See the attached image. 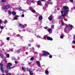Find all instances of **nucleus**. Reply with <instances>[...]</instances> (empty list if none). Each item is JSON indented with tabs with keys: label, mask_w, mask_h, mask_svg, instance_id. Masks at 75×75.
I'll use <instances>...</instances> for the list:
<instances>
[{
	"label": "nucleus",
	"mask_w": 75,
	"mask_h": 75,
	"mask_svg": "<svg viewBox=\"0 0 75 75\" xmlns=\"http://www.w3.org/2000/svg\"><path fill=\"white\" fill-rule=\"evenodd\" d=\"M63 10L62 11H63V13L67 14L69 11V8L67 6H63Z\"/></svg>",
	"instance_id": "nucleus-1"
},
{
	"label": "nucleus",
	"mask_w": 75,
	"mask_h": 75,
	"mask_svg": "<svg viewBox=\"0 0 75 75\" xmlns=\"http://www.w3.org/2000/svg\"><path fill=\"white\" fill-rule=\"evenodd\" d=\"M62 15L59 16V19H63L64 18V17H65L67 14L64 13V11H61Z\"/></svg>",
	"instance_id": "nucleus-2"
},
{
	"label": "nucleus",
	"mask_w": 75,
	"mask_h": 75,
	"mask_svg": "<svg viewBox=\"0 0 75 75\" xmlns=\"http://www.w3.org/2000/svg\"><path fill=\"white\" fill-rule=\"evenodd\" d=\"M29 9L31 10L32 12H33V13H35V14H36L37 15H35V17H37L38 16V15H39V14H38L37 13L35 12V10H34V9L33 8L31 7H30L29 8Z\"/></svg>",
	"instance_id": "nucleus-3"
},
{
	"label": "nucleus",
	"mask_w": 75,
	"mask_h": 75,
	"mask_svg": "<svg viewBox=\"0 0 75 75\" xmlns=\"http://www.w3.org/2000/svg\"><path fill=\"white\" fill-rule=\"evenodd\" d=\"M12 64L11 63H8L7 66V68H8V69H9L11 68V69H12V68H14V67H10L11 66Z\"/></svg>",
	"instance_id": "nucleus-4"
},
{
	"label": "nucleus",
	"mask_w": 75,
	"mask_h": 75,
	"mask_svg": "<svg viewBox=\"0 0 75 75\" xmlns=\"http://www.w3.org/2000/svg\"><path fill=\"white\" fill-rule=\"evenodd\" d=\"M10 7V5L8 4L3 6V7H2V8L4 10V9L8 8H9Z\"/></svg>",
	"instance_id": "nucleus-5"
},
{
	"label": "nucleus",
	"mask_w": 75,
	"mask_h": 75,
	"mask_svg": "<svg viewBox=\"0 0 75 75\" xmlns=\"http://www.w3.org/2000/svg\"><path fill=\"white\" fill-rule=\"evenodd\" d=\"M42 52H43V54L44 56V55H50L49 52H46V51H43Z\"/></svg>",
	"instance_id": "nucleus-6"
},
{
	"label": "nucleus",
	"mask_w": 75,
	"mask_h": 75,
	"mask_svg": "<svg viewBox=\"0 0 75 75\" xmlns=\"http://www.w3.org/2000/svg\"><path fill=\"white\" fill-rule=\"evenodd\" d=\"M36 64L39 67H41V64L40 61H37L36 62Z\"/></svg>",
	"instance_id": "nucleus-7"
},
{
	"label": "nucleus",
	"mask_w": 75,
	"mask_h": 75,
	"mask_svg": "<svg viewBox=\"0 0 75 75\" xmlns=\"http://www.w3.org/2000/svg\"><path fill=\"white\" fill-rule=\"evenodd\" d=\"M19 26L21 28H24V26L23 25H22L21 24H19Z\"/></svg>",
	"instance_id": "nucleus-8"
},
{
	"label": "nucleus",
	"mask_w": 75,
	"mask_h": 75,
	"mask_svg": "<svg viewBox=\"0 0 75 75\" xmlns=\"http://www.w3.org/2000/svg\"><path fill=\"white\" fill-rule=\"evenodd\" d=\"M47 39L48 40H50V41H52V40H53V39L50 37H48L47 38Z\"/></svg>",
	"instance_id": "nucleus-9"
},
{
	"label": "nucleus",
	"mask_w": 75,
	"mask_h": 75,
	"mask_svg": "<svg viewBox=\"0 0 75 75\" xmlns=\"http://www.w3.org/2000/svg\"><path fill=\"white\" fill-rule=\"evenodd\" d=\"M48 19L49 20H50V21H51L52 20V15H51L48 18Z\"/></svg>",
	"instance_id": "nucleus-10"
},
{
	"label": "nucleus",
	"mask_w": 75,
	"mask_h": 75,
	"mask_svg": "<svg viewBox=\"0 0 75 75\" xmlns=\"http://www.w3.org/2000/svg\"><path fill=\"white\" fill-rule=\"evenodd\" d=\"M27 3L29 5L31 4V1L30 0H28L27 1Z\"/></svg>",
	"instance_id": "nucleus-11"
},
{
	"label": "nucleus",
	"mask_w": 75,
	"mask_h": 75,
	"mask_svg": "<svg viewBox=\"0 0 75 75\" xmlns=\"http://www.w3.org/2000/svg\"><path fill=\"white\" fill-rule=\"evenodd\" d=\"M37 3L38 4L40 5V6H42V4L41 3V1H38L37 2Z\"/></svg>",
	"instance_id": "nucleus-12"
},
{
	"label": "nucleus",
	"mask_w": 75,
	"mask_h": 75,
	"mask_svg": "<svg viewBox=\"0 0 75 75\" xmlns=\"http://www.w3.org/2000/svg\"><path fill=\"white\" fill-rule=\"evenodd\" d=\"M18 17V16L16 15L14 17V20H17V18Z\"/></svg>",
	"instance_id": "nucleus-13"
},
{
	"label": "nucleus",
	"mask_w": 75,
	"mask_h": 75,
	"mask_svg": "<svg viewBox=\"0 0 75 75\" xmlns=\"http://www.w3.org/2000/svg\"><path fill=\"white\" fill-rule=\"evenodd\" d=\"M39 20L41 21L42 20V16H40L39 17Z\"/></svg>",
	"instance_id": "nucleus-14"
},
{
	"label": "nucleus",
	"mask_w": 75,
	"mask_h": 75,
	"mask_svg": "<svg viewBox=\"0 0 75 75\" xmlns=\"http://www.w3.org/2000/svg\"><path fill=\"white\" fill-rule=\"evenodd\" d=\"M48 31L50 34H51V29L50 28H49V29L48 30Z\"/></svg>",
	"instance_id": "nucleus-15"
},
{
	"label": "nucleus",
	"mask_w": 75,
	"mask_h": 75,
	"mask_svg": "<svg viewBox=\"0 0 75 75\" xmlns=\"http://www.w3.org/2000/svg\"><path fill=\"white\" fill-rule=\"evenodd\" d=\"M73 27V26L71 25H69L68 28H71Z\"/></svg>",
	"instance_id": "nucleus-16"
},
{
	"label": "nucleus",
	"mask_w": 75,
	"mask_h": 75,
	"mask_svg": "<svg viewBox=\"0 0 75 75\" xmlns=\"http://www.w3.org/2000/svg\"><path fill=\"white\" fill-rule=\"evenodd\" d=\"M1 71L3 72L4 71V69L3 67L1 68Z\"/></svg>",
	"instance_id": "nucleus-17"
},
{
	"label": "nucleus",
	"mask_w": 75,
	"mask_h": 75,
	"mask_svg": "<svg viewBox=\"0 0 75 75\" xmlns=\"http://www.w3.org/2000/svg\"><path fill=\"white\" fill-rule=\"evenodd\" d=\"M25 67H22V70H23V71H25Z\"/></svg>",
	"instance_id": "nucleus-18"
},
{
	"label": "nucleus",
	"mask_w": 75,
	"mask_h": 75,
	"mask_svg": "<svg viewBox=\"0 0 75 75\" xmlns=\"http://www.w3.org/2000/svg\"><path fill=\"white\" fill-rule=\"evenodd\" d=\"M36 47H38V48H40L41 47V46L39 45H36Z\"/></svg>",
	"instance_id": "nucleus-19"
},
{
	"label": "nucleus",
	"mask_w": 75,
	"mask_h": 75,
	"mask_svg": "<svg viewBox=\"0 0 75 75\" xmlns=\"http://www.w3.org/2000/svg\"><path fill=\"white\" fill-rule=\"evenodd\" d=\"M12 14H13V15H16V13L15 12V11H13L12 13Z\"/></svg>",
	"instance_id": "nucleus-20"
},
{
	"label": "nucleus",
	"mask_w": 75,
	"mask_h": 75,
	"mask_svg": "<svg viewBox=\"0 0 75 75\" xmlns=\"http://www.w3.org/2000/svg\"><path fill=\"white\" fill-rule=\"evenodd\" d=\"M23 48L25 50H27L28 47L27 46H24L23 47Z\"/></svg>",
	"instance_id": "nucleus-21"
},
{
	"label": "nucleus",
	"mask_w": 75,
	"mask_h": 75,
	"mask_svg": "<svg viewBox=\"0 0 75 75\" xmlns=\"http://www.w3.org/2000/svg\"><path fill=\"white\" fill-rule=\"evenodd\" d=\"M10 57V55L9 54H7L6 55V58H9V57Z\"/></svg>",
	"instance_id": "nucleus-22"
},
{
	"label": "nucleus",
	"mask_w": 75,
	"mask_h": 75,
	"mask_svg": "<svg viewBox=\"0 0 75 75\" xmlns=\"http://www.w3.org/2000/svg\"><path fill=\"white\" fill-rule=\"evenodd\" d=\"M34 59V57H32L30 59V61H33V59Z\"/></svg>",
	"instance_id": "nucleus-23"
},
{
	"label": "nucleus",
	"mask_w": 75,
	"mask_h": 75,
	"mask_svg": "<svg viewBox=\"0 0 75 75\" xmlns=\"http://www.w3.org/2000/svg\"><path fill=\"white\" fill-rule=\"evenodd\" d=\"M4 43H3V42H1V46H2V45H4Z\"/></svg>",
	"instance_id": "nucleus-24"
},
{
	"label": "nucleus",
	"mask_w": 75,
	"mask_h": 75,
	"mask_svg": "<svg viewBox=\"0 0 75 75\" xmlns=\"http://www.w3.org/2000/svg\"><path fill=\"white\" fill-rule=\"evenodd\" d=\"M40 57H43V56H44V55H43V54H42L41 53H40Z\"/></svg>",
	"instance_id": "nucleus-25"
},
{
	"label": "nucleus",
	"mask_w": 75,
	"mask_h": 75,
	"mask_svg": "<svg viewBox=\"0 0 75 75\" xmlns=\"http://www.w3.org/2000/svg\"><path fill=\"white\" fill-rule=\"evenodd\" d=\"M8 14H10V15L11 14H12V13L10 11H8Z\"/></svg>",
	"instance_id": "nucleus-26"
},
{
	"label": "nucleus",
	"mask_w": 75,
	"mask_h": 75,
	"mask_svg": "<svg viewBox=\"0 0 75 75\" xmlns=\"http://www.w3.org/2000/svg\"><path fill=\"white\" fill-rule=\"evenodd\" d=\"M45 72L46 74H49V72H48V71H45Z\"/></svg>",
	"instance_id": "nucleus-27"
},
{
	"label": "nucleus",
	"mask_w": 75,
	"mask_h": 75,
	"mask_svg": "<svg viewBox=\"0 0 75 75\" xmlns=\"http://www.w3.org/2000/svg\"><path fill=\"white\" fill-rule=\"evenodd\" d=\"M20 50H18L16 52V53H17V54H19V53H20Z\"/></svg>",
	"instance_id": "nucleus-28"
},
{
	"label": "nucleus",
	"mask_w": 75,
	"mask_h": 75,
	"mask_svg": "<svg viewBox=\"0 0 75 75\" xmlns=\"http://www.w3.org/2000/svg\"><path fill=\"white\" fill-rule=\"evenodd\" d=\"M0 67L1 68H3V64H0Z\"/></svg>",
	"instance_id": "nucleus-29"
},
{
	"label": "nucleus",
	"mask_w": 75,
	"mask_h": 75,
	"mask_svg": "<svg viewBox=\"0 0 75 75\" xmlns=\"http://www.w3.org/2000/svg\"><path fill=\"white\" fill-rule=\"evenodd\" d=\"M48 4H45V7H48Z\"/></svg>",
	"instance_id": "nucleus-30"
},
{
	"label": "nucleus",
	"mask_w": 75,
	"mask_h": 75,
	"mask_svg": "<svg viewBox=\"0 0 75 75\" xmlns=\"http://www.w3.org/2000/svg\"><path fill=\"white\" fill-rule=\"evenodd\" d=\"M4 24H6V23H7V21L6 20H5L4 21Z\"/></svg>",
	"instance_id": "nucleus-31"
},
{
	"label": "nucleus",
	"mask_w": 75,
	"mask_h": 75,
	"mask_svg": "<svg viewBox=\"0 0 75 75\" xmlns=\"http://www.w3.org/2000/svg\"><path fill=\"white\" fill-rule=\"evenodd\" d=\"M60 38H64V35H62L60 36Z\"/></svg>",
	"instance_id": "nucleus-32"
},
{
	"label": "nucleus",
	"mask_w": 75,
	"mask_h": 75,
	"mask_svg": "<svg viewBox=\"0 0 75 75\" xmlns=\"http://www.w3.org/2000/svg\"><path fill=\"white\" fill-rule=\"evenodd\" d=\"M30 75H33V71H30Z\"/></svg>",
	"instance_id": "nucleus-33"
},
{
	"label": "nucleus",
	"mask_w": 75,
	"mask_h": 75,
	"mask_svg": "<svg viewBox=\"0 0 75 75\" xmlns=\"http://www.w3.org/2000/svg\"><path fill=\"white\" fill-rule=\"evenodd\" d=\"M49 4H50V5H52V4H53V3L52 2H50V3Z\"/></svg>",
	"instance_id": "nucleus-34"
},
{
	"label": "nucleus",
	"mask_w": 75,
	"mask_h": 75,
	"mask_svg": "<svg viewBox=\"0 0 75 75\" xmlns=\"http://www.w3.org/2000/svg\"><path fill=\"white\" fill-rule=\"evenodd\" d=\"M0 28L1 29H3V28H4V27H3V26H1L0 27Z\"/></svg>",
	"instance_id": "nucleus-35"
},
{
	"label": "nucleus",
	"mask_w": 75,
	"mask_h": 75,
	"mask_svg": "<svg viewBox=\"0 0 75 75\" xmlns=\"http://www.w3.org/2000/svg\"><path fill=\"white\" fill-rule=\"evenodd\" d=\"M28 71H30V68H28L27 69Z\"/></svg>",
	"instance_id": "nucleus-36"
},
{
	"label": "nucleus",
	"mask_w": 75,
	"mask_h": 75,
	"mask_svg": "<svg viewBox=\"0 0 75 75\" xmlns=\"http://www.w3.org/2000/svg\"><path fill=\"white\" fill-rule=\"evenodd\" d=\"M49 57L50 58H51L52 57V56L51 55H50L49 56Z\"/></svg>",
	"instance_id": "nucleus-37"
},
{
	"label": "nucleus",
	"mask_w": 75,
	"mask_h": 75,
	"mask_svg": "<svg viewBox=\"0 0 75 75\" xmlns=\"http://www.w3.org/2000/svg\"><path fill=\"white\" fill-rule=\"evenodd\" d=\"M2 2H6V0H2Z\"/></svg>",
	"instance_id": "nucleus-38"
},
{
	"label": "nucleus",
	"mask_w": 75,
	"mask_h": 75,
	"mask_svg": "<svg viewBox=\"0 0 75 75\" xmlns=\"http://www.w3.org/2000/svg\"><path fill=\"white\" fill-rule=\"evenodd\" d=\"M6 40H10V38L7 37V38H6Z\"/></svg>",
	"instance_id": "nucleus-39"
},
{
	"label": "nucleus",
	"mask_w": 75,
	"mask_h": 75,
	"mask_svg": "<svg viewBox=\"0 0 75 75\" xmlns=\"http://www.w3.org/2000/svg\"><path fill=\"white\" fill-rule=\"evenodd\" d=\"M15 57H13L12 58V60H15Z\"/></svg>",
	"instance_id": "nucleus-40"
},
{
	"label": "nucleus",
	"mask_w": 75,
	"mask_h": 75,
	"mask_svg": "<svg viewBox=\"0 0 75 75\" xmlns=\"http://www.w3.org/2000/svg\"><path fill=\"white\" fill-rule=\"evenodd\" d=\"M10 50L11 51V52H12V51H13V49H10Z\"/></svg>",
	"instance_id": "nucleus-41"
},
{
	"label": "nucleus",
	"mask_w": 75,
	"mask_h": 75,
	"mask_svg": "<svg viewBox=\"0 0 75 75\" xmlns=\"http://www.w3.org/2000/svg\"><path fill=\"white\" fill-rule=\"evenodd\" d=\"M69 26V25H66V27L67 28H68H68Z\"/></svg>",
	"instance_id": "nucleus-42"
},
{
	"label": "nucleus",
	"mask_w": 75,
	"mask_h": 75,
	"mask_svg": "<svg viewBox=\"0 0 75 75\" xmlns=\"http://www.w3.org/2000/svg\"><path fill=\"white\" fill-rule=\"evenodd\" d=\"M4 61L5 62V63H6L7 62V60H6V58L5 59Z\"/></svg>",
	"instance_id": "nucleus-43"
},
{
	"label": "nucleus",
	"mask_w": 75,
	"mask_h": 75,
	"mask_svg": "<svg viewBox=\"0 0 75 75\" xmlns=\"http://www.w3.org/2000/svg\"><path fill=\"white\" fill-rule=\"evenodd\" d=\"M66 31H67V30H66V28H64V32H65V33H67Z\"/></svg>",
	"instance_id": "nucleus-44"
},
{
	"label": "nucleus",
	"mask_w": 75,
	"mask_h": 75,
	"mask_svg": "<svg viewBox=\"0 0 75 75\" xmlns=\"http://www.w3.org/2000/svg\"><path fill=\"white\" fill-rule=\"evenodd\" d=\"M6 75H11V74H10V73H8L6 74Z\"/></svg>",
	"instance_id": "nucleus-45"
},
{
	"label": "nucleus",
	"mask_w": 75,
	"mask_h": 75,
	"mask_svg": "<svg viewBox=\"0 0 75 75\" xmlns=\"http://www.w3.org/2000/svg\"><path fill=\"white\" fill-rule=\"evenodd\" d=\"M21 16L22 17H24V14H22L21 15Z\"/></svg>",
	"instance_id": "nucleus-46"
},
{
	"label": "nucleus",
	"mask_w": 75,
	"mask_h": 75,
	"mask_svg": "<svg viewBox=\"0 0 75 75\" xmlns=\"http://www.w3.org/2000/svg\"><path fill=\"white\" fill-rule=\"evenodd\" d=\"M73 44H75V40H74L73 41Z\"/></svg>",
	"instance_id": "nucleus-47"
},
{
	"label": "nucleus",
	"mask_w": 75,
	"mask_h": 75,
	"mask_svg": "<svg viewBox=\"0 0 75 75\" xmlns=\"http://www.w3.org/2000/svg\"><path fill=\"white\" fill-rule=\"evenodd\" d=\"M62 25H64V24H65V23H64V22H62Z\"/></svg>",
	"instance_id": "nucleus-48"
},
{
	"label": "nucleus",
	"mask_w": 75,
	"mask_h": 75,
	"mask_svg": "<svg viewBox=\"0 0 75 75\" xmlns=\"http://www.w3.org/2000/svg\"><path fill=\"white\" fill-rule=\"evenodd\" d=\"M31 45L30 44H29L28 45V47H30Z\"/></svg>",
	"instance_id": "nucleus-49"
},
{
	"label": "nucleus",
	"mask_w": 75,
	"mask_h": 75,
	"mask_svg": "<svg viewBox=\"0 0 75 75\" xmlns=\"http://www.w3.org/2000/svg\"><path fill=\"white\" fill-rule=\"evenodd\" d=\"M3 23V21H2V20H0V23Z\"/></svg>",
	"instance_id": "nucleus-50"
},
{
	"label": "nucleus",
	"mask_w": 75,
	"mask_h": 75,
	"mask_svg": "<svg viewBox=\"0 0 75 75\" xmlns=\"http://www.w3.org/2000/svg\"><path fill=\"white\" fill-rule=\"evenodd\" d=\"M0 56H1V58H2V57H4L3 55H1Z\"/></svg>",
	"instance_id": "nucleus-51"
},
{
	"label": "nucleus",
	"mask_w": 75,
	"mask_h": 75,
	"mask_svg": "<svg viewBox=\"0 0 75 75\" xmlns=\"http://www.w3.org/2000/svg\"><path fill=\"white\" fill-rule=\"evenodd\" d=\"M52 28H54V25H52L51 26Z\"/></svg>",
	"instance_id": "nucleus-52"
},
{
	"label": "nucleus",
	"mask_w": 75,
	"mask_h": 75,
	"mask_svg": "<svg viewBox=\"0 0 75 75\" xmlns=\"http://www.w3.org/2000/svg\"><path fill=\"white\" fill-rule=\"evenodd\" d=\"M19 11H21L22 10V9L21 8L19 9Z\"/></svg>",
	"instance_id": "nucleus-53"
},
{
	"label": "nucleus",
	"mask_w": 75,
	"mask_h": 75,
	"mask_svg": "<svg viewBox=\"0 0 75 75\" xmlns=\"http://www.w3.org/2000/svg\"><path fill=\"white\" fill-rule=\"evenodd\" d=\"M71 2H73L74 0H69Z\"/></svg>",
	"instance_id": "nucleus-54"
},
{
	"label": "nucleus",
	"mask_w": 75,
	"mask_h": 75,
	"mask_svg": "<svg viewBox=\"0 0 75 75\" xmlns=\"http://www.w3.org/2000/svg\"><path fill=\"white\" fill-rule=\"evenodd\" d=\"M44 28L46 30L47 29V27H44Z\"/></svg>",
	"instance_id": "nucleus-55"
},
{
	"label": "nucleus",
	"mask_w": 75,
	"mask_h": 75,
	"mask_svg": "<svg viewBox=\"0 0 75 75\" xmlns=\"http://www.w3.org/2000/svg\"><path fill=\"white\" fill-rule=\"evenodd\" d=\"M32 3H35V2H34V1H32Z\"/></svg>",
	"instance_id": "nucleus-56"
},
{
	"label": "nucleus",
	"mask_w": 75,
	"mask_h": 75,
	"mask_svg": "<svg viewBox=\"0 0 75 75\" xmlns=\"http://www.w3.org/2000/svg\"><path fill=\"white\" fill-rule=\"evenodd\" d=\"M38 38H41V36H40V35H38Z\"/></svg>",
	"instance_id": "nucleus-57"
},
{
	"label": "nucleus",
	"mask_w": 75,
	"mask_h": 75,
	"mask_svg": "<svg viewBox=\"0 0 75 75\" xmlns=\"http://www.w3.org/2000/svg\"><path fill=\"white\" fill-rule=\"evenodd\" d=\"M8 72V70H6V71H5V72Z\"/></svg>",
	"instance_id": "nucleus-58"
},
{
	"label": "nucleus",
	"mask_w": 75,
	"mask_h": 75,
	"mask_svg": "<svg viewBox=\"0 0 75 75\" xmlns=\"http://www.w3.org/2000/svg\"><path fill=\"white\" fill-rule=\"evenodd\" d=\"M33 53H34V54H36V52H35L33 51Z\"/></svg>",
	"instance_id": "nucleus-59"
},
{
	"label": "nucleus",
	"mask_w": 75,
	"mask_h": 75,
	"mask_svg": "<svg viewBox=\"0 0 75 75\" xmlns=\"http://www.w3.org/2000/svg\"><path fill=\"white\" fill-rule=\"evenodd\" d=\"M15 64H17V62L16 61H15Z\"/></svg>",
	"instance_id": "nucleus-60"
},
{
	"label": "nucleus",
	"mask_w": 75,
	"mask_h": 75,
	"mask_svg": "<svg viewBox=\"0 0 75 75\" xmlns=\"http://www.w3.org/2000/svg\"><path fill=\"white\" fill-rule=\"evenodd\" d=\"M32 50H34V47H32Z\"/></svg>",
	"instance_id": "nucleus-61"
},
{
	"label": "nucleus",
	"mask_w": 75,
	"mask_h": 75,
	"mask_svg": "<svg viewBox=\"0 0 75 75\" xmlns=\"http://www.w3.org/2000/svg\"><path fill=\"white\" fill-rule=\"evenodd\" d=\"M44 37H45V38L47 37V35H45L44 36Z\"/></svg>",
	"instance_id": "nucleus-62"
},
{
	"label": "nucleus",
	"mask_w": 75,
	"mask_h": 75,
	"mask_svg": "<svg viewBox=\"0 0 75 75\" xmlns=\"http://www.w3.org/2000/svg\"><path fill=\"white\" fill-rule=\"evenodd\" d=\"M45 1V0H41V1Z\"/></svg>",
	"instance_id": "nucleus-63"
},
{
	"label": "nucleus",
	"mask_w": 75,
	"mask_h": 75,
	"mask_svg": "<svg viewBox=\"0 0 75 75\" xmlns=\"http://www.w3.org/2000/svg\"><path fill=\"white\" fill-rule=\"evenodd\" d=\"M31 64V62H29V64Z\"/></svg>",
	"instance_id": "nucleus-64"
}]
</instances>
